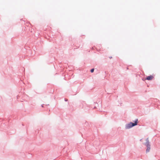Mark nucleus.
Masks as SVG:
<instances>
[{"label": "nucleus", "instance_id": "1", "mask_svg": "<svg viewBox=\"0 0 160 160\" xmlns=\"http://www.w3.org/2000/svg\"><path fill=\"white\" fill-rule=\"evenodd\" d=\"M138 119H137L134 123L132 122H130L129 123L127 124L126 126V129H129L133 126L137 125L138 123Z\"/></svg>", "mask_w": 160, "mask_h": 160}, {"label": "nucleus", "instance_id": "3", "mask_svg": "<svg viewBox=\"0 0 160 160\" xmlns=\"http://www.w3.org/2000/svg\"><path fill=\"white\" fill-rule=\"evenodd\" d=\"M153 78V76H152V75H150V76H148L147 78L146 79L147 80H152Z\"/></svg>", "mask_w": 160, "mask_h": 160}, {"label": "nucleus", "instance_id": "2", "mask_svg": "<svg viewBox=\"0 0 160 160\" xmlns=\"http://www.w3.org/2000/svg\"><path fill=\"white\" fill-rule=\"evenodd\" d=\"M146 142L145 143V145L147 147V149L146 150V152L147 153L148 152H149L150 149V145L149 144V140L148 138H147L146 140Z\"/></svg>", "mask_w": 160, "mask_h": 160}, {"label": "nucleus", "instance_id": "4", "mask_svg": "<svg viewBox=\"0 0 160 160\" xmlns=\"http://www.w3.org/2000/svg\"><path fill=\"white\" fill-rule=\"evenodd\" d=\"M94 69L93 68L91 70V72H94Z\"/></svg>", "mask_w": 160, "mask_h": 160}]
</instances>
